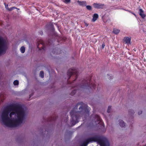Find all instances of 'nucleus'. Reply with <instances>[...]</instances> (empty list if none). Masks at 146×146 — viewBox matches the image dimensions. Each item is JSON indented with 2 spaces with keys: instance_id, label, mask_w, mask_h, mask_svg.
Here are the masks:
<instances>
[{
  "instance_id": "f257e3e1",
  "label": "nucleus",
  "mask_w": 146,
  "mask_h": 146,
  "mask_svg": "<svg viewBox=\"0 0 146 146\" xmlns=\"http://www.w3.org/2000/svg\"><path fill=\"white\" fill-rule=\"evenodd\" d=\"M25 116V111L21 106L12 104L5 108L2 113L1 117L4 125L12 127L22 123Z\"/></svg>"
},
{
  "instance_id": "f03ea898",
  "label": "nucleus",
  "mask_w": 146,
  "mask_h": 146,
  "mask_svg": "<svg viewBox=\"0 0 146 146\" xmlns=\"http://www.w3.org/2000/svg\"><path fill=\"white\" fill-rule=\"evenodd\" d=\"M82 102L77 104L73 109L70 112L71 117V123L72 125H74L78 122V120L79 119L82 114H85V115H89L90 108L86 104H82Z\"/></svg>"
},
{
  "instance_id": "7ed1b4c3",
  "label": "nucleus",
  "mask_w": 146,
  "mask_h": 146,
  "mask_svg": "<svg viewBox=\"0 0 146 146\" xmlns=\"http://www.w3.org/2000/svg\"><path fill=\"white\" fill-rule=\"evenodd\" d=\"M91 78L90 76L89 77L84 79L81 83L78 85L73 86L72 87H74V89L70 93V95L73 96L77 92H79L80 91L83 89H88L90 92H92L96 90V85L94 83L93 84L91 82Z\"/></svg>"
},
{
  "instance_id": "20e7f679",
  "label": "nucleus",
  "mask_w": 146,
  "mask_h": 146,
  "mask_svg": "<svg viewBox=\"0 0 146 146\" xmlns=\"http://www.w3.org/2000/svg\"><path fill=\"white\" fill-rule=\"evenodd\" d=\"M80 146H110V144L107 140L96 136L85 140Z\"/></svg>"
},
{
  "instance_id": "39448f33",
  "label": "nucleus",
  "mask_w": 146,
  "mask_h": 146,
  "mask_svg": "<svg viewBox=\"0 0 146 146\" xmlns=\"http://www.w3.org/2000/svg\"><path fill=\"white\" fill-rule=\"evenodd\" d=\"M67 75L68 77L67 82L72 86V84L75 82L77 78L78 72L77 69L73 68L69 69L67 72Z\"/></svg>"
},
{
  "instance_id": "423d86ee",
  "label": "nucleus",
  "mask_w": 146,
  "mask_h": 146,
  "mask_svg": "<svg viewBox=\"0 0 146 146\" xmlns=\"http://www.w3.org/2000/svg\"><path fill=\"white\" fill-rule=\"evenodd\" d=\"M7 45L4 40L0 36V55L3 52H5Z\"/></svg>"
},
{
  "instance_id": "0eeeda50",
  "label": "nucleus",
  "mask_w": 146,
  "mask_h": 146,
  "mask_svg": "<svg viewBox=\"0 0 146 146\" xmlns=\"http://www.w3.org/2000/svg\"><path fill=\"white\" fill-rule=\"evenodd\" d=\"M37 47L39 50H44L45 47L44 46V41L41 40H37Z\"/></svg>"
},
{
  "instance_id": "6e6552de",
  "label": "nucleus",
  "mask_w": 146,
  "mask_h": 146,
  "mask_svg": "<svg viewBox=\"0 0 146 146\" xmlns=\"http://www.w3.org/2000/svg\"><path fill=\"white\" fill-rule=\"evenodd\" d=\"M93 7L97 9H103L104 8L105 6L104 4L96 3H93Z\"/></svg>"
},
{
  "instance_id": "1a4fd4ad",
  "label": "nucleus",
  "mask_w": 146,
  "mask_h": 146,
  "mask_svg": "<svg viewBox=\"0 0 146 146\" xmlns=\"http://www.w3.org/2000/svg\"><path fill=\"white\" fill-rule=\"evenodd\" d=\"M131 37H125L124 38V40L125 43L127 44H131Z\"/></svg>"
},
{
  "instance_id": "9d476101",
  "label": "nucleus",
  "mask_w": 146,
  "mask_h": 146,
  "mask_svg": "<svg viewBox=\"0 0 146 146\" xmlns=\"http://www.w3.org/2000/svg\"><path fill=\"white\" fill-rule=\"evenodd\" d=\"M77 2L80 6L82 7H85L87 5V2L85 1H81L78 0Z\"/></svg>"
},
{
  "instance_id": "9b49d317",
  "label": "nucleus",
  "mask_w": 146,
  "mask_h": 146,
  "mask_svg": "<svg viewBox=\"0 0 146 146\" xmlns=\"http://www.w3.org/2000/svg\"><path fill=\"white\" fill-rule=\"evenodd\" d=\"M139 15L143 19H144L146 17L143 11L141 9H139Z\"/></svg>"
},
{
  "instance_id": "f8f14e48",
  "label": "nucleus",
  "mask_w": 146,
  "mask_h": 146,
  "mask_svg": "<svg viewBox=\"0 0 146 146\" xmlns=\"http://www.w3.org/2000/svg\"><path fill=\"white\" fill-rule=\"evenodd\" d=\"M98 14H94L92 16L93 18L92 20V22H95L98 18Z\"/></svg>"
},
{
  "instance_id": "ddd939ff",
  "label": "nucleus",
  "mask_w": 146,
  "mask_h": 146,
  "mask_svg": "<svg viewBox=\"0 0 146 146\" xmlns=\"http://www.w3.org/2000/svg\"><path fill=\"white\" fill-rule=\"evenodd\" d=\"M57 119V117L56 116H53V117H49L47 120L48 121H55Z\"/></svg>"
},
{
  "instance_id": "4468645a",
  "label": "nucleus",
  "mask_w": 146,
  "mask_h": 146,
  "mask_svg": "<svg viewBox=\"0 0 146 146\" xmlns=\"http://www.w3.org/2000/svg\"><path fill=\"white\" fill-rule=\"evenodd\" d=\"M95 119L97 120L99 122H102V119L100 118V116L98 115H96L95 117Z\"/></svg>"
},
{
  "instance_id": "2eb2a0df",
  "label": "nucleus",
  "mask_w": 146,
  "mask_h": 146,
  "mask_svg": "<svg viewBox=\"0 0 146 146\" xmlns=\"http://www.w3.org/2000/svg\"><path fill=\"white\" fill-rule=\"evenodd\" d=\"M59 51H60V49L58 48L56 49V48L55 49H53L52 51V52L54 54H58Z\"/></svg>"
},
{
  "instance_id": "dca6fc26",
  "label": "nucleus",
  "mask_w": 146,
  "mask_h": 146,
  "mask_svg": "<svg viewBox=\"0 0 146 146\" xmlns=\"http://www.w3.org/2000/svg\"><path fill=\"white\" fill-rule=\"evenodd\" d=\"M58 42L60 43H63L65 41V39L62 37L58 36Z\"/></svg>"
},
{
  "instance_id": "f3484780",
  "label": "nucleus",
  "mask_w": 146,
  "mask_h": 146,
  "mask_svg": "<svg viewBox=\"0 0 146 146\" xmlns=\"http://www.w3.org/2000/svg\"><path fill=\"white\" fill-rule=\"evenodd\" d=\"M119 124L121 127H123L125 126V123L122 120L119 121Z\"/></svg>"
},
{
  "instance_id": "a211bd4d",
  "label": "nucleus",
  "mask_w": 146,
  "mask_h": 146,
  "mask_svg": "<svg viewBox=\"0 0 146 146\" xmlns=\"http://www.w3.org/2000/svg\"><path fill=\"white\" fill-rule=\"evenodd\" d=\"M120 30L116 29H113V32L115 34L117 35L120 32Z\"/></svg>"
},
{
  "instance_id": "6ab92c4d",
  "label": "nucleus",
  "mask_w": 146,
  "mask_h": 146,
  "mask_svg": "<svg viewBox=\"0 0 146 146\" xmlns=\"http://www.w3.org/2000/svg\"><path fill=\"white\" fill-rule=\"evenodd\" d=\"M20 50L22 53H23L25 51V48L24 46H22L20 48Z\"/></svg>"
},
{
  "instance_id": "aec40b11",
  "label": "nucleus",
  "mask_w": 146,
  "mask_h": 146,
  "mask_svg": "<svg viewBox=\"0 0 146 146\" xmlns=\"http://www.w3.org/2000/svg\"><path fill=\"white\" fill-rule=\"evenodd\" d=\"M40 76L42 78H43L44 77V74L43 71H41L40 72Z\"/></svg>"
},
{
  "instance_id": "412c9836",
  "label": "nucleus",
  "mask_w": 146,
  "mask_h": 146,
  "mask_svg": "<svg viewBox=\"0 0 146 146\" xmlns=\"http://www.w3.org/2000/svg\"><path fill=\"white\" fill-rule=\"evenodd\" d=\"M86 8L88 10H91L92 9V7L90 5H86Z\"/></svg>"
},
{
  "instance_id": "4be33fe9",
  "label": "nucleus",
  "mask_w": 146,
  "mask_h": 146,
  "mask_svg": "<svg viewBox=\"0 0 146 146\" xmlns=\"http://www.w3.org/2000/svg\"><path fill=\"white\" fill-rule=\"evenodd\" d=\"M17 9V8L15 7H12L10 8H8L7 10L9 11H12V10H13L14 9Z\"/></svg>"
},
{
  "instance_id": "5701e85b",
  "label": "nucleus",
  "mask_w": 146,
  "mask_h": 146,
  "mask_svg": "<svg viewBox=\"0 0 146 146\" xmlns=\"http://www.w3.org/2000/svg\"><path fill=\"white\" fill-rule=\"evenodd\" d=\"M19 83V81L17 80H15L13 82V84L15 85H18Z\"/></svg>"
},
{
  "instance_id": "b1692460",
  "label": "nucleus",
  "mask_w": 146,
  "mask_h": 146,
  "mask_svg": "<svg viewBox=\"0 0 146 146\" xmlns=\"http://www.w3.org/2000/svg\"><path fill=\"white\" fill-rule=\"evenodd\" d=\"M111 106H109L108 107V110L107 111V112L108 113H110V111H111Z\"/></svg>"
},
{
  "instance_id": "393cba45",
  "label": "nucleus",
  "mask_w": 146,
  "mask_h": 146,
  "mask_svg": "<svg viewBox=\"0 0 146 146\" xmlns=\"http://www.w3.org/2000/svg\"><path fill=\"white\" fill-rule=\"evenodd\" d=\"M4 4L5 5V8L7 10L9 8L8 7V4H6L5 3H4Z\"/></svg>"
},
{
  "instance_id": "a878e982",
  "label": "nucleus",
  "mask_w": 146,
  "mask_h": 146,
  "mask_svg": "<svg viewBox=\"0 0 146 146\" xmlns=\"http://www.w3.org/2000/svg\"><path fill=\"white\" fill-rule=\"evenodd\" d=\"M129 113L130 114L131 112V113L132 114H133L134 113V111L133 110H129Z\"/></svg>"
},
{
  "instance_id": "bb28decb",
  "label": "nucleus",
  "mask_w": 146,
  "mask_h": 146,
  "mask_svg": "<svg viewBox=\"0 0 146 146\" xmlns=\"http://www.w3.org/2000/svg\"><path fill=\"white\" fill-rule=\"evenodd\" d=\"M108 77L109 76H110L108 78H109V79L111 80L112 79V75L110 76V75H109L108 74Z\"/></svg>"
},
{
  "instance_id": "cd10ccee",
  "label": "nucleus",
  "mask_w": 146,
  "mask_h": 146,
  "mask_svg": "<svg viewBox=\"0 0 146 146\" xmlns=\"http://www.w3.org/2000/svg\"><path fill=\"white\" fill-rule=\"evenodd\" d=\"M94 98H95L97 99V100H100V99H98V98H100L99 97V96H95L94 97Z\"/></svg>"
},
{
  "instance_id": "c85d7f7f",
  "label": "nucleus",
  "mask_w": 146,
  "mask_h": 146,
  "mask_svg": "<svg viewBox=\"0 0 146 146\" xmlns=\"http://www.w3.org/2000/svg\"><path fill=\"white\" fill-rule=\"evenodd\" d=\"M105 46V44L104 43L102 44V48L103 49Z\"/></svg>"
},
{
  "instance_id": "c756f323",
  "label": "nucleus",
  "mask_w": 146,
  "mask_h": 146,
  "mask_svg": "<svg viewBox=\"0 0 146 146\" xmlns=\"http://www.w3.org/2000/svg\"><path fill=\"white\" fill-rule=\"evenodd\" d=\"M142 111H139L138 112V114L139 115H140L142 113Z\"/></svg>"
},
{
  "instance_id": "7c9ffc66",
  "label": "nucleus",
  "mask_w": 146,
  "mask_h": 146,
  "mask_svg": "<svg viewBox=\"0 0 146 146\" xmlns=\"http://www.w3.org/2000/svg\"><path fill=\"white\" fill-rule=\"evenodd\" d=\"M84 23L85 26H86V27H87L88 25V24L86 22H84Z\"/></svg>"
},
{
  "instance_id": "2f4dec72",
  "label": "nucleus",
  "mask_w": 146,
  "mask_h": 146,
  "mask_svg": "<svg viewBox=\"0 0 146 146\" xmlns=\"http://www.w3.org/2000/svg\"><path fill=\"white\" fill-rule=\"evenodd\" d=\"M65 1L66 3H69L70 1V0H64Z\"/></svg>"
},
{
  "instance_id": "473e14b6",
  "label": "nucleus",
  "mask_w": 146,
  "mask_h": 146,
  "mask_svg": "<svg viewBox=\"0 0 146 146\" xmlns=\"http://www.w3.org/2000/svg\"><path fill=\"white\" fill-rule=\"evenodd\" d=\"M4 100V99H3L2 98H1V99L0 100L2 101V100Z\"/></svg>"
},
{
  "instance_id": "72a5a7b5",
  "label": "nucleus",
  "mask_w": 146,
  "mask_h": 146,
  "mask_svg": "<svg viewBox=\"0 0 146 146\" xmlns=\"http://www.w3.org/2000/svg\"><path fill=\"white\" fill-rule=\"evenodd\" d=\"M133 14L135 16H136V15H135V14L133 13Z\"/></svg>"
},
{
  "instance_id": "f704fd0d",
  "label": "nucleus",
  "mask_w": 146,
  "mask_h": 146,
  "mask_svg": "<svg viewBox=\"0 0 146 146\" xmlns=\"http://www.w3.org/2000/svg\"><path fill=\"white\" fill-rule=\"evenodd\" d=\"M67 119H68V116H67Z\"/></svg>"
},
{
  "instance_id": "c9c22d12",
  "label": "nucleus",
  "mask_w": 146,
  "mask_h": 146,
  "mask_svg": "<svg viewBox=\"0 0 146 146\" xmlns=\"http://www.w3.org/2000/svg\"><path fill=\"white\" fill-rule=\"evenodd\" d=\"M1 95H2V94H1Z\"/></svg>"
}]
</instances>
